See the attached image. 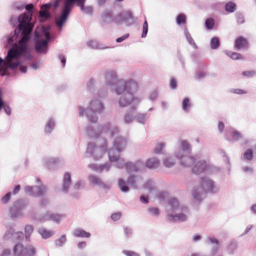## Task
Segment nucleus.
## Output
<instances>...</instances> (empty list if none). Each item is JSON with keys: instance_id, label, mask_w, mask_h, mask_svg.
<instances>
[{"instance_id": "obj_1", "label": "nucleus", "mask_w": 256, "mask_h": 256, "mask_svg": "<svg viewBox=\"0 0 256 256\" xmlns=\"http://www.w3.org/2000/svg\"><path fill=\"white\" fill-rule=\"evenodd\" d=\"M18 26L19 30L22 31L21 34L22 37L18 41V44H15L12 48L9 50L5 60L0 57V70L6 69L8 67L13 68L17 66L18 62L16 58L20 56L28 54V58H31L27 42L30 39L29 34L34 26L33 24H19Z\"/></svg>"}, {"instance_id": "obj_2", "label": "nucleus", "mask_w": 256, "mask_h": 256, "mask_svg": "<svg viewBox=\"0 0 256 256\" xmlns=\"http://www.w3.org/2000/svg\"><path fill=\"white\" fill-rule=\"evenodd\" d=\"M138 88L137 84L133 81H129L126 82L124 81H120L118 82L116 92L118 94H122L123 96L120 100V104L122 106H126L129 105L134 100L132 92H135Z\"/></svg>"}, {"instance_id": "obj_3", "label": "nucleus", "mask_w": 256, "mask_h": 256, "mask_svg": "<svg viewBox=\"0 0 256 256\" xmlns=\"http://www.w3.org/2000/svg\"><path fill=\"white\" fill-rule=\"evenodd\" d=\"M50 39L48 32L43 29L42 33L35 32L34 50L38 53L46 54L48 49V42Z\"/></svg>"}, {"instance_id": "obj_4", "label": "nucleus", "mask_w": 256, "mask_h": 256, "mask_svg": "<svg viewBox=\"0 0 256 256\" xmlns=\"http://www.w3.org/2000/svg\"><path fill=\"white\" fill-rule=\"evenodd\" d=\"M76 0H66L64 6L62 9V12L59 16L56 18V24L60 28H62L64 23L66 21L72 6Z\"/></svg>"}, {"instance_id": "obj_5", "label": "nucleus", "mask_w": 256, "mask_h": 256, "mask_svg": "<svg viewBox=\"0 0 256 256\" xmlns=\"http://www.w3.org/2000/svg\"><path fill=\"white\" fill-rule=\"evenodd\" d=\"M213 188L214 182L211 180L207 178H202L200 186L198 188V190L200 192L212 191Z\"/></svg>"}, {"instance_id": "obj_6", "label": "nucleus", "mask_w": 256, "mask_h": 256, "mask_svg": "<svg viewBox=\"0 0 256 256\" xmlns=\"http://www.w3.org/2000/svg\"><path fill=\"white\" fill-rule=\"evenodd\" d=\"M52 7L54 8V2H50L42 6L39 13L40 16L45 18H50V16L48 10Z\"/></svg>"}, {"instance_id": "obj_7", "label": "nucleus", "mask_w": 256, "mask_h": 256, "mask_svg": "<svg viewBox=\"0 0 256 256\" xmlns=\"http://www.w3.org/2000/svg\"><path fill=\"white\" fill-rule=\"evenodd\" d=\"M22 250V253H24V254L28 256H32L35 254V250L32 246H28L27 248L24 250L22 249V246L21 244H17L14 248V252L16 253L19 250Z\"/></svg>"}, {"instance_id": "obj_8", "label": "nucleus", "mask_w": 256, "mask_h": 256, "mask_svg": "<svg viewBox=\"0 0 256 256\" xmlns=\"http://www.w3.org/2000/svg\"><path fill=\"white\" fill-rule=\"evenodd\" d=\"M133 18L132 14L130 11H126L120 14L116 18V22L118 23L122 21H128Z\"/></svg>"}, {"instance_id": "obj_9", "label": "nucleus", "mask_w": 256, "mask_h": 256, "mask_svg": "<svg viewBox=\"0 0 256 256\" xmlns=\"http://www.w3.org/2000/svg\"><path fill=\"white\" fill-rule=\"evenodd\" d=\"M114 150H110L108 152L109 158L110 162H119L116 164V166L118 168H122L124 164V160L119 158L118 156H114Z\"/></svg>"}, {"instance_id": "obj_10", "label": "nucleus", "mask_w": 256, "mask_h": 256, "mask_svg": "<svg viewBox=\"0 0 256 256\" xmlns=\"http://www.w3.org/2000/svg\"><path fill=\"white\" fill-rule=\"evenodd\" d=\"M234 46L237 49L248 48V43L247 40L244 37L240 36L236 39Z\"/></svg>"}, {"instance_id": "obj_11", "label": "nucleus", "mask_w": 256, "mask_h": 256, "mask_svg": "<svg viewBox=\"0 0 256 256\" xmlns=\"http://www.w3.org/2000/svg\"><path fill=\"white\" fill-rule=\"evenodd\" d=\"M206 168V162L204 161L199 162L194 165L192 169V172L194 174H198L202 172Z\"/></svg>"}, {"instance_id": "obj_12", "label": "nucleus", "mask_w": 256, "mask_h": 256, "mask_svg": "<svg viewBox=\"0 0 256 256\" xmlns=\"http://www.w3.org/2000/svg\"><path fill=\"white\" fill-rule=\"evenodd\" d=\"M195 160L193 157L184 156L180 158V164L184 166H189L192 164Z\"/></svg>"}, {"instance_id": "obj_13", "label": "nucleus", "mask_w": 256, "mask_h": 256, "mask_svg": "<svg viewBox=\"0 0 256 256\" xmlns=\"http://www.w3.org/2000/svg\"><path fill=\"white\" fill-rule=\"evenodd\" d=\"M142 165V163L140 161L136 162V164L132 163H127L125 164V166L128 172H136L138 170V167H140Z\"/></svg>"}, {"instance_id": "obj_14", "label": "nucleus", "mask_w": 256, "mask_h": 256, "mask_svg": "<svg viewBox=\"0 0 256 256\" xmlns=\"http://www.w3.org/2000/svg\"><path fill=\"white\" fill-rule=\"evenodd\" d=\"M19 24H32L30 22L31 17L26 14H24L19 16L18 18Z\"/></svg>"}, {"instance_id": "obj_15", "label": "nucleus", "mask_w": 256, "mask_h": 256, "mask_svg": "<svg viewBox=\"0 0 256 256\" xmlns=\"http://www.w3.org/2000/svg\"><path fill=\"white\" fill-rule=\"evenodd\" d=\"M158 165L159 162L158 160L155 158L148 160L146 163V166L150 168H158Z\"/></svg>"}, {"instance_id": "obj_16", "label": "nucleus", "mask_w": 256, "mask_h": 256, "mask_svg": "<svg viewBox=\"0 0 256 256\" xmlns=\"http://www.w3.org/2000/svg\"><path fill=\"white\" fill-rule=\"evenodd\" d=\"M74 235L76 237L80 238H89L90 236L89 232L80 228L75 230L74 232Z\"/></svg>"}, {"instance_id": "obj_17", "label": "nucleus", "mask_w": 256, "mask_h": 256, "mask_svg": "<svg viewBox=\"0 0 256 256\" xmlns=\"http://www.w3.org/2000/svg\"><path fill=\"white\" fill-rule=\"evenodd\" d=\"M21 56H20L18 57V58H16V60H18V64L17 66V67L19 66V70H20L22 72V73H26V71H27V66H24V65L20 64L18 58L20 57ZM8 68H10L11 69V68L10 67H8L6 69H4V70H0V72H2V76H4V75L6 74V72L7 70H8ZM15 68H16V67H15ZM14 68H12V70H13Z\"/></svg>"}, {"instance_id": "obj_18", "label": "nucleus", "mask_w": 256, "mask_h": 256, "mask_svg": "<svg viewBox=\"0 0 256 256\" xmlns=\"http://www.w3.org/2000/svg\"><path fill=\"white\" fill-rule=\"evenodd\" d=\"M70 184V175L68 172L64 174V190L66 192Z\"/></svg>"}, {"instance_id": "obj_19", "label": "nucleus", "mask_w": 256, "mask_h": 256, "mask_svg": "<svg viewBox=\"0 0 256 256\" xmlns=\"http://www.w3.org/2000/svg\"><path fill=\"white\" fill-rule=\"evenodd\" d=\"M186 216L182 214H181L178 215H176L174 216H173L172 214H168V220L170 221H172V220H180V221H184L186 220Z\"/></svg>"}, {"instance_id": "obj_20", "label": "nucleus", "mask_w": 256, "mask_h": 256, "mask_svg": "<svg viewBox=\"0 0 256 256\" xmlns=\"http://www.w3.org/2000/svg\"><path fill=\"white\" fill-rule=\"evenodd\" d=\"M94 147V145L92 144H90L88 146V150H89L90 152L92 153V154H94V153H100V158L103 154H104L106 152L105 149L100 148H94V151L93 152H92V150Z\"/></svg>"}, {"instance_id": "obj_21", "label": "nucleus", "mask_w": 256, "mask_h": 256, "mask_svg": "<svg viewBox=\"0 0 256 256\" xmlns=\"http://www.w3.org/2000/svg\"><path fill=\"white\" fill-rule=\"evenodd\" d=\"M89 180L92 184L102 186L104 188H108L107 186L102 182L98 178L94 176H89Z\"/></svg>"}, {"instance_id": "obj_22", "label": "nucleus", "mask_w": 256, "mask_h": 256, "mask_svg": "<svg viewBox=\"0 0 256 256\" xmlns=\"http://www.w3.org/2000/svg\"><path fill=\"white\" fill-rule=\"evenodd\" d=\"M38 232L40 234V235L42 236V237L44 238H50L53 234L52 232L49 231V230H47L46 229L43 228H39Z\"/></svg>"}, {"instance_id": "obj_23", "label": "nucleus", "mask_w": 256, "mask_h": 256, "mask_svg": "<svg viewBox=\"0 0 256 256\" xmlns=\"http://www.w3.org/2000/svg\"><path fill=\"white\" fill-rule=\"evenodd\" d=\"M118 142L120 144V145H117L116 143L114 146L119 152L126 146V140L122 138H120L118 139Z\"/></svg>"}, {"instance_id": "obj_24", "label": "nucleus", "mask_w": 256, "mask_h": 256, "mask_svg": "<svg viewBox=\"0 0 256 256\" xmlns=\"http://www.w3.org/2000/svg\"><path fill=\"white\" fill-rule=\"evenodd\" d=\"M170 206L169 211H174L178 206V202L175 198H172L168 202Z\"/></svg>"}, {"instance_id": "obj_25", "label": "nucleus", "mask_w": 256, "mask_h": 256, "mask_svg": "<svg viewBox=\"0 0 256 256\" xmlns=\"http://www.w3.org/2000/svg\"><path fill=\"white\" fill-rule=\"evenodd\" d=\"M24 206L18 208L17 210L16 206H14L11 209V216L12 218H16V216L21 214L20 210L24 208Z\"/></svg>"}, {"instance_id": "obj_26", "label": "nucleus", "mask_w": 256, "mask_h": 256, "mask_svg": "<svg viewBox=\"0 0 256 256\" xmlns=\"http://www.w3.org/2000/svg\"><path fill=\"white\" fill-rule=\"evenodd\" d=\"M226 54L230 58L234 60H236L242 58V55L238 52H226Z\"/></svg>"}, {"instance_id": "obj_27", "label": "nucleus", "mask_w": 256, "mask_h": 256, "mask_svg": "<svg viewBox=\"0 0 256 256\" xmlns=\"http://www.w3.org/2000/svg\"><path fill=\"white\" fill-rule=\"evenodd\" d=\"M176 22L178 24H185L186 23V16L183 14H180L176 18Z\"/></svg>"}, {"instance_id": "obj_28", "label": "nucleus", "mask_w": 256, "mask_h": 256, "mask_svg": "<svg viewBox=\"0 0 256 256\" xmlns=\"http://www.w3.org/2000/svg\"><path fill=\"white\" fill-rule=\"evenodd\" d=\"M236 6L235 4L232 2H229L226 5V10L227 12H234L236 10Z\"/></svg>"}, {"instance_id": "obj_29", "label": "nucleus", "mask_w": 256, "mask_h": 256, "mask_svg": "<svg viewBox=\"0 0 256 256\" xmlns=\"http://www.w3.org/2000/svg\"><path fill=\"white\" fill-rule=\"evenodd\" d=\"M244 158L248 160H250L253 158L252 150L251 149H248L244 154Z\"/></svg>"}, {"instance_id": "obj_30", "label": "nucleus", "mask_w": 256, "mask_h": 256, "mask_svg": "<svg viewBox=\"0 0 256 256\" xmlns=\"http://www.w3.org/2000/svg\"><path fill=\"white\" fill-rule=\"evenodd\" d=\"M220 46L219 40L217 38H214L212 39L210 42V46L212 49L218 48Z\"/></svg>"}, {"instance_id": "obj_31", "label": "nucleus", "mask_w": 256, "mask_h": 256, "mask_svg": "<svg viewBox=\"0 0 256 256\" xmlns=\"http://www.w3.org/2000/svg\"><path fill=\"white\" fill-rule=\"evenodd\" d=\"M92 106L95 108V111L99 112L103 109V105L99 102H94L92 103Z\"/></svg>"}, {"instance_id": "obj_32", "label": "nucleus", "mask_w": 256, "mask_h": 256, "mask_svg": "<svg viewBox=\"0 0 256 256\" xmlns=\"http://www.w3.org/2000/svg\"><path fill=\"white\" fill-rule=\"evenodd\" d=\"M118 186L122 192H126L128 191V188L126 186L125 183L122 180H120Z\"/></svg>"}, {"instance_id": "obj_33", "label": "nucleus", "mask_w": 256, "mask_h": 256, "mask_svg": "<svg viewBox=\"0 0 256 256\" xmlns=\"http://www.w3.org/2000/svg\"><path fill=\"white\" fill-rule=\"evenodd\" d=\"M190 106V100L188 98H185L184 100L182 102V108L185 111H188V108Z\"/></svg>"}, {"instance_id": "obj_34", "label": "nucleus", "mask_w": 256, "mask_h": 256, "mask_svg": "<svg viewBox=\"0 0 256 256\" xmlns=\"http://www.w3.org/2000/svg\"><path fill=\"white\" fill-rule=\"evenodd\" d=\"M164 146L165 144L163 142H159L154 149V152L156 154L160 153Z\"/></svg>"}, {"instance_id": "obj_35", "label": "nucleus", "mask_w": 256, "mask_h": 256, "mask_svg": "<svg viewBox=\"0 0 256 256\" xmlns=\"http://www.w3.org/2000/svg\"><path fill=\"white\" fill-rule=\"evenodd\" d=\"M148 31V24L146 20H144L142 26V38H145L147 34Z\"/></svg>"}, {"instance_id": "obj_36", "label": "nucleus", "mask_w": 256, "mask_h": 256, "mask_svg": "<svg viewBox=\"0 0 256 256\" xmlns=\"http://www.w3.org/2000/svg\"><path fill=\"white\" fill-rule=\"evenodd\" d=\"M164 166L166 168H170L173 166L174 162H172L170 158H166L163 161Z\"/></svg>"}, {"instance_id": "obj_37", "label": "nucleus", "mask_w": 256, "mask_h": 256, "mask_svg": "<svg viewBox=\"0 0 256 256\" xmlns=\"http://www.w3.org/2000/svg\"><path fill=\"white\" fill-rule=\"evenodd\" d=\"M214 25V20L212 18H208L206 21V26L208 29H212Z\"/></svg>"}, {"instance_id": "obj_38", "label": "nucleus", "mask_w": 256, "mask_h": 256, "mask_svg": "<svg viewBox=\"0 0 256 256\" xmlns=\"http://www.w3.org/2000/svg\"><path fill=\"white\" fill-rule=\"evenodd\" d=\"M232 137L234 140H238L242 138V134L238 131H233L232 132Z\"/></svg>"}, {"instance_id": "obj_39", "label": "nucleus", "mask_w": 256, "mask_h": 256, "mask_svg": "<svg viewBox=\"0 0 256 256\" xmlns=\"http://www.w3.org/2000/svg\"><path fill=\"white\" fill-rule=\"evenodd\" d=\"M33 231V228L30 225H28L25 228L26 237L28 238Z\"/></svg>"}, {"instance_id": "obj_40", "label": "nucleus", "mask_w": 256, "mask_h": 256, "mask_svg": "<svg viewBox=\"0 0 256 256\" xmlns=\"http://www.w3.org/2000/svg\"><path fill=\"white\" fill-rule=\"evenodd\" d=\"M182 150L186 151H189L190 150V146L188 142L185 140H182L181 142Z\"/></svg>"}, {"instance_id": "obj_41", "label": "nucleus", "mask_w": 256, "mask_h": 256, "mask_svg": "<svg viewBox=\"0 0 256 256\" xmlns=\"http://www.w3.org/2000/svg\"><path fill=\"white\" fill-rule=\"evenodd\" d=\"M54 126V122L52 120H50L48 122L46 128V131L47 132H50L52 128Z\"/></svg>"}, {"instance_id": "obj_42", "label": "nucleus", "mask_w": 256, "mask_h": 256, "mask_svg": "<svg viewBox=\"0 0 256 256\" xmlns=\"http://www.w3.org/2000/svg\"><path fill=\"white\" fill-rule=\"evenodd\" d=\"M148 212L153 216H157L159 213V210L156 208H148Z\"/></svg>"}, {"instance_id": "obj_43", "label": "nucleus", "mask_w": 256, "mask_h": 256, "mask_svg": "<svg viewBox=\"0 0 256 256\" xmlns=\"http://www.w3.org/2000/svg\"><path fill=\"white\" fill-rule=\"evenodd\" d=\"M106 76L108 80H110V78L115 80L116 78V74L114 72L111 71L107 72Z\"/></svg>"}, {"instance_id": "obj_44", "label": "nucleus", "mask_w": 256, "mask_h": 256, "mask_svg": "<svg viewBox=\"0 0 256 256\" xmlns=\"http://www.w3.org/2000/svg\"><path fill=\"white\" fill-rule=\"evenodd\" d=\"M232 92L233 93L236 94H244L246 93V90H242V89H239V88L232 89Z\"/></svg>"}, {"instance_id": "obj_45", "label": "nucleus", "mask_w": 256, "mask_h": 256, "mask_svg": "<svg viewBox=\"0 0 256 256\" xmlns=\"http://www.w3.org/2000/svg\"><path fill=\"white\" fill-rule=\"evenodd\" d=\"M120 216H121V214L120 212H116V213L113 214L111 216V218L113 220L116 221V220H118L120 218Z\"/></svg>"}, {"instance_id": "obj_46", "label": "nucleus", "mask_w": 256, "mask_h": 256, "mask_svg": "<svg viewBox=\"0 0 256 256\" xmlns=\"http://www.w3.org/2000/svg\"><path fill=\"white\" fill-rule=\"evenodd\" d=\"M255 74V72L254 71H246L242 73V74L244 76L247 77H252L254 76Z\"/></svg>"}, {"instance_id": "obj_47", "label": "nucleus", "mask_w": 256, "mask_h": 256, "mask_svg": "<svg viewBox=\"0 0 256 256\" xmlns=\"http://www.w3.org/2000/svg\"><path fill=\"white\" fill-rule=\"evenodd\" d=\"M10 193H7L2 199V200L3 203H6L10 200Z\"/></svg>"}, {"instance_id": "obj_48", "label": "nucleus", "mask_w": 256, "mask_h": 256, "mask_svg": "<svg viewBox=\"0 0 256 256\" xmlns=\"http://www.w3.org/2000/svg\"><path fill=\"white\" fill-rule=\"evenodd\" d=\"M170 87L171 88L174 89L176 87V81L175 78H172L170 80Z\"/></svg>"}, {"instance_id": "obj_49", "label": "nucleus", "mask_w": 256, "mask_h": 256, "mask_svg": "<svg viewBox=\"0 0 256 256\" xmlns=\"http://www.w3.org/2000/svg\"><path fill=\"white\" fill-rule=\"evenodd\" d=\"M76 2L77 5L80 6L82 10H83L85 0H76Z\"/></svg>"}, {"instance_id": "obj_50", "label": "nucleus", "mask_w": 256, "mask_h": 256, "mask_svg": "<svg viewBox=\"0 0 256 256\" xmlns=\"http://www.w3.org/2000/svg\"><path fill=\"white\" fill-rule=\"evenodd\" d=\"M129 36V34H126L121 37H120L118 38L116 40V41L118 42H122L123 40H126V38H127Z\"/></svg>"}, {"instance_id": "obj_51", "label": "nucleus", "mask_w": 256, "mask_h": 256, "mask_svg": "<svg viewBox=\"0 0 256 256\" xmlns=\"http://www.w3.org/2000/svg\"><path fill=\"white\" fill-rule=\"evenodd\" d=\"M237 22L239 24H242L244 22V19L242 16L239 15L237 16L236 18Z\"/></svg>"}, {"instance_id": "obj_52", "label": "nucleus", "mask_w": 256, "mask_h": 256, "mask_svg": "<svg viewBox=\"0 0 256 256\" xmlns=\"http://www.w3.org/2000/svg\"><path fill=\"white\" fill-rule=\"evenodd\" d=\"M2 108H4L6 114H8V115H10V114L11 113V110H10V106H6L4 104V106H3Z\"/></svg>"}, {"instance_id": "obj_53", "label": "nucleus", "mask_w": 256, "mask_h": 256, "mask_svg": "<svg viewBox=\"0 0 256 256\" xmlns=\"http://www.w3.org/2000/svg\"><path fill=\"white\" fill-rule=\"evenodd\" d=\"M124 254L127 256H139L138 254H136V252H130V251H126L124 252Z\"/></svg>"}, {"instance_id": "obj_54", "label": "nucleus", "mask_w": 256, "mask_h": 256, "mask_svg": "<svg viewBox=\"0 0 256 256\" xmlns=\"http://www.w3.org/2000/svg\"><path fill=\"white\" fill-rule=\"evenodd\" d=\"M59 58L61 60V62L62 63V66L64 67L65 66L66 62V60L64 56L63 55H60L59 56Z\"/></svg>"}, {"instance_id": "obj_55", "label": "nucleus", "mask_w": 256, "mask_h": 256, "mask_svg": "<svg viewBox=\"0 0 256 256\" xmlns=\"http://www.w3.org/2000/svg\"><path fill=\"white\" fill-rule=\"evenodd\" d=\"M52 219L54 220H56L57 222H58L60 219V216L57 214L53 215L52 216Z\"/></svg>"}, {"instance_id": "obj_56", "label": "nucleus", "mask_w": 256, "mask_h": 256, "mask_svg": "<svg viewBox=\"0 0 256 256\" xmlns=\"http://www.w3.org/2000/svg\"><path fill=\"white\" fill-rule=\"evenodd\" d=\"M132 119V116L127 115L124 118L125 122L127 123H130Z\"/></svg>"}, {"instance_id": "obj_57", "label": "nucleus", "mask_w": 256, "mask_h": 256, "mask_svg": "<svg viewBox=\"0 0 256 256\" xmlns=\"http://www.w3.org/2000/svg\"><path fill=\"white\" fill-rule=\"evenodd\" d=\"M43 194H44V192H43V190L42 189V188H38L36 196H42Z\"/></svg>"}, {"instance_id": "obj_58", "label": "nucleus", "mask_w": 256, "mask_h": 256, "mask_svg": "<svg viewBox=\"0 0 256 256\" xmlns=\"http://www.w3.org/2000/svg\"><path fill=\"white\" fill-rule=\"evenodd\" d=\"M140 199L141 202L144 204H148V198L145 197L144 196H141Z\"/></svg>"}, {"instance_id": "obj_59", "label": "nucleus", "mask_w": 256, "mask_h": 256, "mask_svg": "<svg viewBox=\"0 0 256 256\" xmlns=\"http://www.w3.org/2000/svg\"><path fill=\"white\" fill-rule=\"evenodd\" d=\"M186 38L188 39V42L190 44H194V40L191 38L190 36V34H188L186 36Z\"/></svg>"}, {"instance_id": "obj_60", "label": "nucleus", "mask_w": 256, "mask_h": 256, "mask_svg": "<svg viewBox=\"0 0 256 256\" xmlns=\"http://www.w3.org/2000/svg\"><path fill=\"white\" fill-rule=\"evenodd\" d=\"M4 102H3L2 98V92L0 90V110L2 108L3 106H4Z\"/></svg>"}, {"instance_id": "obj_61", "label": "nucleus", "mask_w": 256, "mask_h": 256, "mask_svg": "<svg viewBox=\"0 0 256 256\" xmlns=\"http://www.w3.org/2000/svg\"><path fill=\"white\" fill-rule=\"evenodd\" d=\"M224 126L222 122H220L218 125V128L220 131L222 132L224 128Z\"/></svg>"}, {"instance_id": "obj_62", "label": "nucleus", "mask_w": 256, "mask_h": 256, "mask_svg": "<svg viewBox=\"0 0 256 256\" xmlns=\"http://www.w3.org/2000/svg\"><path fill=\"white\" fill-rule=\"evenodd\" d=\"M208 240H210V242L212 243H214L216 244V245H218V241L214 238H208Z\"/></svg>"}, {"instance_id": "obj_63", "label": "nucleus", "mask_w": 256, "mask_h": 256, "mask_svg": "<svg viewBox=\"0 0 256 256\" xmlns=\"http://www.w3.org/2000/svg\"><path fill=\"white\" fill-rule=\"evenodd\" d=\"M20 185L16 186L14 190L13 194H16V193H18L20 191Z\"/></svg>"}, {"instance_id": "obj_64", "label": "nucleus", "mask_w": 256, "mask_h": 256, "mask_svg": "<svg viewBox=\"0 0 256 256\" xmlns=\"http://www.w3.org/2000/svg\"><path fill=\"white\" fill-rule=\"evenodd\" d=\"M60 0H54V9H55L58 6Z\"/></svg>"}]
</instances>
